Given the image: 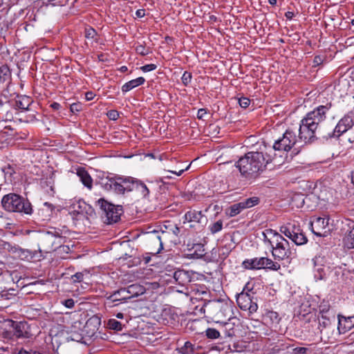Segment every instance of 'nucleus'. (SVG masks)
Returning <instances> with one entry per match:
<instances>
[{
  "mask_svg": "<svg viewBox=\"0 0 354 354\" xmlns=\"http://www.w3.org/2000/svg\"><path fill=\"white\" fill-rule=\"evenodd\" d=\"M275 153L264 143L257 151H251L241 156L235 163L241 175L248 179H255L266 169L273 160Z\"/></svg>",
  "mask_w": 354,
  "mask_h": 354,
  "instance_id": "nucleus-1",
  "label": "nucleus"
},
{
  "mask_svg": "<svg viewBox=\"0 0 354 354\" xmlns=\"http://www.w3.org/2000/svg\"><path fill=\"white\" fill-rule=\"evenodd\" d=\"M332 107V102H328L325 105H319L308 112L299 124V140L305 144H311L317 140H323V137L320 135L327 134L328 131L324 129L322 123L327 118L328 113Z\"/></svg>",
  "mask_w": 354,
  "mask_h": 354,
  "instance_id": "nucleus-2",
  "label": "nucleus"
},
{
  "mask_svg": "<svg viewBox=\"0 0 354 354\" xmlns=\"http://www.w3.org/2000/svg\"><path fill=\"white\" fill-rule=\"evenodd\" d=\"M232 308L233 303L230 300H208L204 303L201 311L205 313L206 317L216 323H220L225 319H231L233 315Z\"/></svg>",
  "mask_w": 354,
  "mask_h": 354,
  "instance_id": "nucleus-3",
  "label": "nucleus"
},
{
  "mask_svg": "<svg viewBox=\"0 0 354 354\" xmlns=\"http://www.w3.org/2000/svg\"><path fill=\"white\" fill-rule=\"evenodd\" d=\"M12 84V73L7 64L0 66V115L5 113V120H11L12 113L7 110L12 97L10 87Z\"/></svg>",
  "mask_w": 354,
  "mask_h": 354,
  "instance_id": "nucleus-4",
  "label": "nucleus"
},
{
  "mask_svg": "<svg viewBox=\"0 0 354 354\" xmlns=\"http://www.w3.org/2000/svg\"><path fill=\"white\" fill-rule=\"evenodd\" d=\"M2 208L8 212H17L24 214H32V206L28 198L15 194L9 193L1 199Z\"/></svg>",
  "mask_w": 354,
  "mask_h": 354,
  "instance_id": "nucleus-5",
  "label": "nucleus"
},
{
  "mask_svg": "<svg viewBox=\"0 0 354 354\" xmlns=\"http://www.w3.org/2000/svg\"><path fill=\"white\" fill-rule=\"evenodd\" d=\"M66 237L62 236L60 230L54 229L53 231H48L43 234L39 239V254H41L43 250L46 253L56 250L65 242Z\"/></svg>",
  "mask_w": 354,
  "mask_h": 354,
  "instance_id": "nucleus-6",
  "label": "nucleus"
},
{
  "mask_svg": "<svg viewBox=\"0 0 354 354\" xmlns=\"http://www.w3.org/2000/svg\"><path fill=\"white\" fill-rule=\"evenodd\" d=\"M97 203L102 211V218L104 223L111 225L120 220V217L124 213L122 205H115L104 198H100Z\"/></svg>",
  "mask_w": 354,
  "mask_h": 354,
  "instance_id": "nucleus-7",
  "label": "nucleus"
},
{
  "mask_svg": "<svg viewBox=\"0 0 354 354\" xmlns=\"http://www.w3.org/2000/svg\"><path fill=\"white\" fill-rule=\"evenodd\" d=\"M354 126V111H351L345 114L337 122L334 129L328 131L327 134H321L323 140L339 139L344 133Z\"/></svg>",
  "mask_w": 354,
  "mask_h": 354,
  "instance_id": "nucleus-8",
  "label": "nucleus"
},
{
  "mask_svg": "<svg viewBox=\"0 0 354 354\" xmlns=\"http://www.w3.org/2000/svg\"><path fill=\"white\" fill-rule=\"evenodd\" d=\"M247 283L242 291L236 295V303L242 310H248L250 314L257 312L258 309L257 298L252 288Z\"/></svg>",
  "mask_w": 354,
  "mask_h": 354,
  "instance_id": "nucleus-9",
  "label": "nucleus"
},
{
  "mask_svg": "<svg viewBox=\"0 0 354 354\" xmlns=\"http://www.w3.org/2000/svg\"><path fill=\"white\" fill-rule=\"evenodd\" d=\"M274 234L273 239L274 244L272 247V253L274 259L283 260L295 258V253L290 250L289 242L279 233Z\"/></svg>",
  "mask_w": 354,
  "mask_h": 354,
  "instance_id": "nucleus-10",
  "label": "nucleus"
},
{
  "mask_svg": "<svg viewBox=\"0 0 354 354\" xmlns=\"http://www.w3.org/2000/svg\"><path fill=\"white\" fill-rule=\"evenodd\" d=\"M242 266L248 270L268 269L274 271H277L281 268L279 263L267 257L245 259L243 261Z\"/></svg>",
  "mask_w": 354,
  "mask_h": 354,
  "instance_id": "nucleus-11",
  "label": "nucleus"
},
{
  "mask_svg": "<svg viewBox=\"0 0 354 354\" xmlns=\"http://www.w3.org/2000/svg\"><path fill=\"white\" fill-rule=\"evenodd\" d=\"M297 137L296 133L291 129H287L282 137L276 140L271 147L272 153L274 151H289L297 143Z\"/></svg>",
  "mask_w": 354,
  "mask_h": 354,
  "instance_id": "nucleus-12",
  "label": "nucleus"
},
{
  "mask_svg": "<svg viewBox=\"0 0 354 354\" xmlns=\"http://www.w3.org/2000/svg\"><path fill=\"white\" fill-rule=\"evenodd\" d=\"M318 329L322 338H327L328 340L333 335L335 328V315H318Z\"/></svg>",
  "mask_w": 354,
  "mask_h": 354,
  "instance_id": "nucleus-13",
  "label": "nucleus"
},
{
  "mask_svg": "<svg viewBox=\"0 0 354 354\" xmlns=\"http://www.w3.org/2000/svg\"><path fill=\"white\" fill-rule=\"evenodd\" d=\"M279 231L297 245L306 244L308 241L307 237L301 232L299 226L288 223L287 225L281 226Z\"/></svg>",
  "mask_w": 354,
  "mask_h": 354,
  "instance_id": "nucleus-14",
  "label": "nucleus"
},
{
  "mask_svg": "<svg viewBox=\"0 0 354 354\" xmlns=\"http://www.w3.org/2000/svg\"><path fill=\"white\" fill-rule=\"evenodd\" d=\"M2 245L4 250H7L12 254H15V257L21 260L31 261L36 258L39 259L42 257L41 254L38 255L39 252L36 250L31 251L27 249H23L16 245H12L8 242H3Z\"/></svg>",
  "mask_w": 354,
  "mask_h": 354,
  "instance_id": "nucleus-15",
  "label": "nucleus"
},
{
  "mask_svg": "<svg viewBox=\"0 0 354 354\" xmlns=\"http://www.w3.org/2000/svg\"><path fill=\"white\" fill-rule=\"evenodd\" d=\"M259 203L260 198L257 196L248 198L230 205L225 209V214L230 217H234L240 214L243 210L257 205Z\"/></svg>",
  "mask_w": 354,
  "mask_h": 354,
  "instance_id": "nucleus-16",
  "label": "nucleus"
},
{
  "mask_svg": "<svg viewBox=\"0 0 354 354\" xmlns=\"http://www.w3.org/2000/svg\"><path fill=\"white\" fill-rule=\"evenodd\" d=\"M136 178L115 175V194L124 196L134 190Z\"/></svg>",
  "mask_w": 354,
  "mask_h": 354,
  "instance_id": "nucleus-17",
  "label": "nucleus"
},
{
  "mask_svg": "<svg viewBox=\"0 0 354 354\" xmlns=\"http://www.w3.org/2000/svg\"><path fill=\"white\" fill-rule=\"evenodd\" d=\"M104 297L106 299L105 304L109 307H113L119 305L118 302L123 303L130 299L131 295H128L125 288H122L109 295L106 293Z\"/></svg>",
  "mask_w": 354,
  "mask_h": 354,
  "instance_id": "nucleus-18",
  "label": "nucleus"
},
{
  "mask_svg": "<svg viewBox=\"0 0 354 354\" xmlns=\"http://www.w3.org/2000/svg\"><path fill=\"white\" fill-rule=\"evenodd\" d=\"M329 218L317 217L311 223L313 233L318 236H326L330 230L328 228Z\"/></svg>",
  "mask_w": 354,
  "mask_h": 354,
  "instance_id": "nucleus-19",
  "label": "nucleus"
},
{
  "mask_svg": "<svg viewBox=\"0 0 354 354\" xmlns=\"http://www.w3.org/2000/svg\"><path fill=\"white\" fill-rule=\"evenodd\" d=\"M148 184L143 181L136 179L134 186L136 190L141 196L142 199L147 201H151L150 194L153 190L154 183L153 181L147 180Z\"/></svg>",
  "mask_w": 354,
  "mask_h": 354,
  "instance_id": "nucleus-20",
  "label": "nucleus"
},
{
  "mask_svg": "<svg viewBox=\"0 0 354 354\" xmlns=\"http://www.w3.org/2000/svg\"><path fill=\"white\" fill-rule=\"evenodd\" d=\"M101 326V317L98 315L91 317L86 322L83 328L84 334L89 337H93Z\"/></svg>",
  "mask_w": 354,
  "mask_h": 354,
  "instance_id": "nucleus-21",
  "label": "nucleus"
},
{
  "mask_svg": "<svg viewBox=\"0 0 354 354\" xmlns=\"http://www.w3.org/2000/svg\"><path fill=\"white\" fill-rule=\"evenodd\" d=\"M337 319V330L339 334H344L354 328V314L353 315L338 314Z\"/></svg>",
  "mask_w": 354,
  "mask_h": 354,
  "instance_id": "nucleus-22",
  "label": "nucleus"
},
{
  "mask_svg": "<svg viewBox=\"0 0 354 354\" xmlns=\"http://www.w3.org/2000/svg\"><path fill=\"white\" fill-rule=\"evenodd\" d=\"M14 335L17 338H29L32 336L30 326L26 322H12Z\"/></svg>",
  "mask_w": 354,
  "mask_h": 354,
  "instance_id": "nucleus-23",
  "label": "nucleus"
},
{
  "mask_svg": "<svg viewBox=\"0 0 354 354\" xmlns=\"http://www.w3.org/2000/svg\"><path fill=\"white\" fill-rule=\"evenodd\" d=\"M194 272L185 270H178L174 272V279L180 286H185L192 281V277Z\"/></svg>",
  "mask_w": 354,
  "mask_h": 354,
  "instance_id": "nucleus-24",
  "label": "nucleus"
},
{
  "mask_svg": "<svg viewBox=\"0 0 354 354\" xmlns=\"http://www.w3.org/2000/svg\"><path fill=\"white\" fill-rule=\"evenodd\" d=\"M32 103V100L30 97L26 95H17V99L15 101L14 104L10 100V105L7 110L11 113L12 112L9 110V108L11 106H14L17 109L29 110V106Z\"/></svg>",
  "mask_w": 354,
  "mask_h": 354,
  "instance_id": "nucleus-25",
  "label": "nucleus"
},
{
  "mask_svg": "<svg viewBox=\"0 0 354 354\" xmlns=\"http://www.w3.org/2000/svg\"><path fill=\"white\" fill-rule=\"evenodd\" d=\"M55 209V205L46 202L44 203L43 207L39 209L38 215L40 216L42 221H49L53 216Z\"/></svg>",
  "mask_w": 354,
  "mask_h": 354,
  "instance_id": "nucleus-26",
  "label": "nucleus"
},
{
  "mask_svg": "<svg viewBox=\"0 0 354 354\" xmlns=\"http://www.w3.org/2000/svg\"><path fill=\"white\" fill-rule=\"evenodd\" d=\"M40 184L48 194L51 196L55 194V174L53 172L46 178L41 179Z\"/></svg>",
  "mask_w": 354,
  "mask_h": 354,
  "instance_id": "nucleus-27",
  "label": "nucleus"
},
{
  "mask_svg": "<svg viewBox=\"0 0 354 354\" xmlns=\"http://www.w3.org/2000/svg\"><path fill=\"white\" fill-rule=\"evenodd\" d=\"M98 184L106 191H113L115 193V175L110 177L109 176L100 177Z\"/></svg>",
  "mask_w": 354,
  "mask_h": 354,
  "instance_id": "nucleus-28",
  "label": "nucleus"
},
{
  "mask_svg": "<svg viewBox=\"0 0 354 354\" xmlns=\"http://www.w3.org/2000/svg\"><path fill=\"white\" fill-rule=\"evenodd\" d=\"M333 266V263L328 261H324V263L321 265V267L317 268V274H315V277L320 280L328 279L329 273H330Z\"/></svg>",
  "mask_w": 354,
  "mask_h": 354,
  "instance_id": "nucleus-29",
  "label": "nucleus"
},
{
  "mask_svg": "<svg viewBox=\"0 0 354 354\" xmlns=\"http://www.w3.org/2000/svg\"><path fill=\"white\" fill-rule=\"evenodd\" d=\"M77 176L80 177L81 182L83 185L91 189L93 187V179L89 174L84 168H81L77 171Z\"/></svg>",
  "mask_w": 354,
  "mask_h": 354,
  "instance_id": "nucleus-30",
  "label": "nucleus"
},
{
  "mask_svg": "<svg viewBox=\"0 0 354 354\" xmlns=\"http://www.w3.org/2000/svg\"><path fill=\"white\" fill-rule=\"evenodd\" d=\"M204 216L201 211L189 210L187 212L184 216L185 221L200 223L201 218Z\"/></svg>",
  "mask_w": 354,
  "mask_h": 354,
  "instance_id": "nucleus-31",
  "label": "nucleus"
},
{
  "mask_svg": "<svg viewBox=\"0 0 354 354\" xmlns=\"http://www.w3.org/2000/svg\"><path fill=\"white\" fill-rule=\"evenodd\" d=\"M145 82V79L142 77L129 81L122 86V91L127 93L131 89L143 84Z\"/></svg>",
  "mask_w": 354,
  "mask_h": 354,
  "instance_id": "nucleus-32",
  "label": "nucleus"
},
{
  "mask_svg": "<svg viewBox=\"0 0 354 354\" xmlns=\"http://www.w3.org/2000/svg\"><path fill=\"white\" fill-rule=\"evenodd\" d=\"M223 325L221 326V333H222L225 337H232L235 336L234 324L229 322H223Z\"/></svg>",
  "mask_w": 354,
  "mask_h": 354,
  "instance_id": "nucleus-33",
  "label": "nucleus"
},
{
  "mask_svg": "<svg viewBox=\"0 0 354 354\" xmlns=\"http://www.w3.org/2000/svg\"><path fill=\"white\" fill-rule=\"evenodd\" d=\"M344 273L342 267L333 266L330 273H329L328 279L334 283H338L343 277Z\"/></svg>",
  "mask_w": 354,
  "mask_h": 354,
  "instance_id": "nucleus-34",
  "label": "nucleus"
},
{
  "mask_svg": "<svg viewBox=\"0 0 354 354\" xmlns=\"http://www.w3.org/2000/svg\"><path fill=\"white\" fill-rule=\"evenodd\" d=\"M125 288L127 291L128 295H131V299L132 297H138L139 295H142L145 291V288L142 286H140L138 283H133Z\"/></svg>",
  "mask_w": 354,
  "mask_h": 354,
  "instance_id": "nucleus-35",
  "label": "nucleus"
},
{
  "mask_svg": "<svg viewBox=\"0 0 354 354\" xmlns=\"http://www.w3.org/2000/svg\"><path fill=\"white\" fill-rule=\"evenodd\" d=\"M274 234H278V232L272 229H267L262 233L264 243L268 244L271 248L274 244V241H273L274 236H275Z\"/></svg>",
  "mask_w": 354,
  "mask_h": 354,
  "instance_id": "nucleus-36",
  "label": "nucleus"
},
{
  "mask_svg": "<svg viewBox=\"0 0 354 354\" xmlns=\"http://www.w3.org/2000/svg\"><path fill=\"white\" fill-rule=\"evenodd\" d=\"M155 242L158 244L159 245V248L158 249L155 251V252H148V253H146L143 255V261H145V264H147L150 262L151 261V255H156L157 254H158L162 249H163V244H162V242L161 241V239L159 236H157L156 239L155 240Z\"/></svg>",
  "mask_w": 354,
  "mask_h": 354,
  "instance_id": "nucleus-37",
  "label": "nucleus"
},
{
  "mask_svg": "<svg viewBox=\"0 0 354 354\" xmlns=\"http://www.w3.org/2000/svg\"><path fill=\"white\" fill-rule=\"evenodd\" d=\"M344 246L348 249L354 248V225L352 227L348 234L344 239Z\"/></svg>",
  "mask_w": 354,
  "mask_h": 354,
  "instance_id": "nucleus-38",
  "label": "nucleus"
},
{
  "mask_svg": "<svg viewBox=\"0 0 354 354\" xmlns=\"http://www.w3.org/2000/svg\"><path fill=\"white\" fill-rule=\"evenodd\" d=\"M335 315V313L330 309V306L328 301H323L319 306V315Z\"/></svg>",
  "mask_w": 354,
  "mask_h": 354,
  "instance_id": "nucleus-39",
  "label": "nucleus"
},
{
  "mask_svg": "<svg viewBox=\"0 0 354 354\" xmlns=\"http://www.w3.org/2000/svg\"><path fill=\"white\" fill-rule=\"evenodd\" d=\"M179 353L182 354H194L195 353L194 345L190 342H185L184 345L178 348Z\"/></svg>",
  "mask_w": 354,
  "mask_h": 354,
  "instance_id": "nucleus-40",
  "label": "nucleus"
},
{
  "mask_svg": "<svg viewBox=\"0 0 354 354\" xmlns=\"http://www.w3.org/2000/svg\"><path fill=\"white\" fill-rule=\"evenodd\" d=\"M166 230L171 232L175 236H178L180 234V228L177 225L172 223L169 221L165 222L163 225Z\"/></svg>",
  "mask_w": 354,
  "mask_h": 354,
  "instance_id": "nucleus-41",
  "label": "nucleus"
},
{
  "mask_svg": "<svg viewBox=\"0 0 354 354\" xmlns=\"http://www.w3.org/2000/svg\"><path fill=\"white\" fill-rule=\"evenodd\" d=\"M265 317L266 319H269L270 323L272 324H279L281 320V317H279V313L273 310H269L266 312Z\"/></svg>",
  "mask_w": 354,
  "mask_h": 354,
  "instance_id": "nucleus-42",
  "label": "nucleus"
},
{
  "mask_svg": "<svg viewBox=\"0 0 354 354\" xmlns=\"http://www.w3.org/2000/svg\"><path fill=\"white\" fill-rule=\"evenodd\" d=\"M107 327L115 331H121L123 328L122 323L115 319H110L107 323Z\"/></svg>",
  "mask_w": 354,
  "mask_h": 354,
  "instance_id": "nucleus-43",
  "label": "nucleus"
},
{
  "mask_svg": "<svg viewBox=\"0 0 354 354\" xmlns=\"http://www.w3.org/2000/svg\"><path fill=\"white\" fill-rule=\"evenodd\" d=\"M205 335L208 339H216L220 337L221 332L214 328H208L205 330Z\"/></svg>",
  "mask_w": 354,
  "mask_h": 354,
  "instance_id": "nucleus-44",
  "label": "nucleus"
},
{
  "mask_svg": "<svg viewBox=\"0 0 354 354\" xmlns=\"http://www.w3.org/2000/svg\"><path fill=\"white\" fill-rule=\"evenodd\" d=\"M84 205H86V203L84 201H78L76 204H73V209L74 212H77V214L84 215L85 207Z\"/></svg>",
  "mask_w": 354,
  "mask_h": 354,
  "instance_id": "nucleus-45",
  "label": "nucleus"
},
{
  "mask_svg": "<svg viewBox=\"0 0 354 354\" xmlns=\"http://www.w3.org/2000/svg\"><path fill=\"white\" fill-rule=\"evenodd\" d=\"M193 249L194 250L193 255L196 256L197 258H201L205 255L203 245L200 243L195 244L193 247Z\"/></svg>",
  "mask_w": 354,
  "mask_h": 354,
  "instance_id": "nucleus-46",
  "label": "nucleus"
},
{
  "mask_svg": "<svg viewBox=\"0 0 354 354\" xmlns=\"http://www.w3.org/2000/svg\"><path fill=\"white\" fill-rule=\"evenodd\" d=\"M223 229V221L218 220L209 226V230L212 234H216Z\"/></svg>",
  "mask_w": 354,
  "mask_h": 354,
  "instance_id": "nucleus-47",
  "label": "nucleus"
},
{
  "mask_svg": "<svg viewBox=\"0 0 354 354\" xmlns=\"http://www.w3.org/2000/svg\"><path fill=\"white\" fill-rule=\"evenodd\" d=\"M136 51L138 54L142 55V56L147 55L149 54V53L151 52L150 49L149 48H147L143 44L138 45L136 47Z\"/></svg>",
  "mask_w": 354,
  "mask_h": 354,
  "instance_id": "nucleus-48",
  "label": "nucleus"
},
{
  "mask_svg": "<svg viewBox=\"0 0 354 354\" xmlns=\"http://www.w3.org/2000/svg\"><path fill=\"white\" fill-rule=\"evenodd\" d=\"M192 78V73L187 71H185L181 77L183 85L185 86H188V84L191 82Z\"/></svg>",
  "mask_w": 354,
  "mask_h": 354,
  "instance_id": "nucleus-49",
  "label": "nucleus"
},
{
  "mask_svg": "<svg viewBox=\"0 0 354 354\" xmlns=\"http://www.w3.org/2000/svg\"><path fill=\"white\" fill-rule=\"evenodd\" d=\"M96 35L97 32L94 28L90 26L85 28V37L86 39H94Z\"/></svg>",
  "mask_w": 354,
  "mask_h": 354,
  "instance_id": "nucleus-50",
  "label": "nucleus"
},
{
  "mask_svg": "<svg viewBox=\"0 0 354 354\" xmlns=\"http://www.w3.org/2000/svg\"><path fill=\"white\" fill-rule=\"evenodd\" d=\"M82 109H83V104L79 102L73 103L70 106V110L73 113L81 111L82 110Z\"/></svg>",
  "mask_w": 354,
  "mask_h": 354,
  "instance_id": "nucleus-51",
  "label": "nucleus"
},
{
  "mask_svg": "<svg viewBox=\"0 0 354 354\" xmlns=\"http://www.w3.org/2000/svg\"><path fill=\"white\" fill-rule=\"evenodd\" d=\"M192 292H196V295H208L207 289L205 286H200L199 288H194L193 287H191Z\"/></svg>",
  "mask_w": 354,
  "mask_h": 354,
  "instance_id": "nucleus-52",
  "label": "nucleus"
},
{
  "mask_svg": "<svg viewBox=\"0 0 354 354\" xmlns=\"http://www.w3.org/2000/svg\"><path fill=\"white\" fill-rule=\"evenodd\" d=\"M84 206L85 207V209L84 212V215H86L87 217L88 216L92 217L95 214V210L92 206H91L90 205H88L87 203H86V205H84Z\"/></svg>",
  "mask_w": 354,
  "mask_h": 354,
  "instance_id": "nucleus-53",
  "label": "nucleus"
},
{
  "mask_svg": "<svg viewBox=\"0 0 354 354\" xmlns=\"http://www.w3.org/2000/svg\"><path fill=\"white\" fill-rule=\"evenodd\" d=\"M239 104L242 108L246 109L250 104V100L246 97H241L239 99Z\"/></svg>",
  "mask_w": 354,
  "mask_h": 354,
  "instance_id": "nucleus-54",
  "label": "nucleus"
},
{
  "mask_svg": "<svg viewBox=\"0 0 354 354\" xmlns=\"http://www.w3.org/2000/svg\"><path fill=\"white\" fill-rule=\"evenodd\" d=\"M84 277V274L82 272H76L75 274L72 275L71 279L73 283H79L82 281Z\"/></svg>",
  "mask_w": 354,
  "mask_h": 354,
  "instance_id": "nucleus-55",
  "label": "nucleus"
},
{
  "mask_svg": "<svg viewBox=\"0 0 354 354\" xmlns=\"http://www.w3.org/2000/svg\"><path fill=\"white\" fill-rule=\"evenodd\" d=\"M157 68V66L154 64H146L145 66H142L140 67V69L145 72V73H147V72H149V71H152L155 69H156Z\"/></svg>",
  "mask_w": 354,
  "mask_h": 354,
  "instance_id": "nucleus-56",
  "label": "nucleus"
},
{
  "mask_svg": "<svg viewBox=\"0 0 354 354\" xmlns=\"http://www.w3.org/2000/svg\"><path fill=\"white\" fill-rule=\"evenodd\" d=\"M107 116L110 120H116L119 118V113L116 110H111L107 113Z\"/></svg>",
  "mask_w": 354,
  "mask_h": 354,
  "instance_id": "nucleus-57",
  "label": "nucleus"
},
{
  "mask_svg": "<svg viewBox=\"0 0 354 354\" xmlns=\"http://www.w3.org/2000/svg\"><path fill=\"white\" fill-rule=\"evenodd\" d=\"M17 354H44L43 353L36 350L26 351L24 348L20 349Z\"/></svg>",
  "mask_w": 354,
  "mask_h": 354,
  "instance_id": "nucleus-58",
  "label": "nucleus"
},
{
  "mask_svg": "<svg viewBox=\"0 0 354 354\" xmlns=\"http://www.w3.org/2000/svg\"><path fill=\"white\" fill-rule=\"evenodd\" d=\"M308 348L306 347H296L292 349V353L294 354H305L308 351Z\"/></svg>",
  "mask_w": 354,
  "mask_h": 354,
  "instance_id": "nucleus-59",
  "label": "nucleus"
},
{
  "mask_svg": "<svg viewBox=\"0 0 354 354\" xmlns=\"http://www.w3.org/2000/svg\"><path fill=\"white\" fill-rule=\"evenodd\" d=\"M288 348V346L284 344H280V345H276L272 348L274 353H279L280 351H283Z\"/></svg>",
  "mask_w": 354,
  "mask_h": 354,
  "instance_id": "nucleus-60",
  "label": "nucleus"
},
{
  "mask_svg": "<svg viewBox=\"0 0 354 354\" xmlns=\"http://www.w3.org/2000/svg\"><path fill=\"white\" fill-rule=\"evenodd\" d=\"M62 304L68 308H72L75 305V301L73 299H65Z\"/></svg>",
  "mask_w": 354,
  "mask_h": 354,
  "instance_id": "nucleus-61",
  "label": "nucleus"
},
{
  "mask_svg": "<svg viewBox=\"0 0 354 354\" xmlns=\"http://www.w3.org/2000/svg\"><path fill=\"white\" fill-rule=\"evenodd\" d=\"M323 58L322 56L317 55L313 59V66H317L323 63Z\"/></svg>",
  "mask_w": 354,
  "mask_h": 354,
  "instance_id": "nucleus-62",
  "label": "nucleus"
},
{
  "mask_svg": "<svg viewBox=\"0 0 354 354\" xmlns=\"http://www.w3.org/2000/svg\"><path fill=\"white\" fill-rule=\"evenodd\" d=\"M57 250H59V252H65L68 254L70 251V248L68 245H64L63 244L61 245Z\"/></svg>",
  "mask_w": 354,
  "mask_h": 354,
  "instance_id": "nucleus-63",
  "label": "nucleus"
},
{
  "mask_svg": "<svg viewBox=\"0 0 354 354\" xmlns=\"http://www.w3.org/2000/svg\"><path fill=\"white\" fill-rule=\"evenodd\" d=\"M207 113V110L205 109H200L197 113V118L200 120L203 119L204 115Z\"/></svg>",
  "mask_w": 354,
  "mask_h": 354,
  "instance_id": "nucleus-64",
  "label": "nucleus"
}]
</instances>
